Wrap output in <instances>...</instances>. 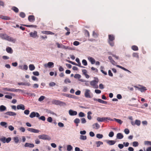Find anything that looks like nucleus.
<instances>
[{
  "label": "nucleus",
  "mask_w": 151,
  "mask_h": 151,
  "mask_svg": "<svg viewBox=\"0 0 151 151\" xmlns=\"http://www.w3.org/2000/svg\"><path fill=\"white\" fill-rule=\"evenodd\" d=\"M0 37L3 40H6L10 42L15 43L16 40L10 37L6 34H0Z\"/></svg>",
  "instance_id": "nucleus-1"
},
{
  "label": "nucleus",
  "mask_w": 151,
  "mask_h": 151,
  "mask_svg": "<svg viewBox=\"0 0 151 151\" xmlns=\"http://www.w3.org/2000/svg\"><path fill=\"white\" fill-rule=\"evenodd\" d=\"M97 120L99 122H105V121H107V120H109L112 121H115L117 123H121V120L115 118L112 119L107 117L100 118L98 117L97 118Z\"/></svg>",
  "instance_id": "nucleus-2"
},
{
  "label": "nucleus",
  "mask_w": 151,
  "mask_h": 151,
  "mask_svg": "<svg viewBox=\"0 0 151 151\" xmlns=\"http://www.w3.org/2000/svg\"><path fill=\"white\" fill-rule=\"evenodd\" d=\"M109 40L108 43L112 47L113 46L114 43L113 41L115 39L114 36L113 35H108Z\"/></svg>",
  "instance_id": "nucleus-3"
},
{
  "label": "nucleus",
  "mask_w": 151,
  "mask_h": 151,
  "mask_svg": "<svg viewBox=\"0 0 151 151\" xmlns=\"http://www.w3.org/2000/svg\"><path fill=\"white\" fill-rule=\"evenodd\" d=\"M99 82V80L98 78L95 80H93L90 82V85L92 87L95 88H98V86L97 85Z\"/></svg>",
  "instance_id": "nucleus-4"
},
{
  "label": "nucleus",
  "mask_w": 151,
  "mask_h": 151,
  "mask_svg": "<svg viewBox=\"0 0 151 151\" xmlns=\"http://www.w3.org/2000/svg\"><path fill=\"white\" fill-rule=\"evenodd\" d=\"M38 137L40 139L43 140H49L51 139V137H49L48 135L46 134H43L39 135L38 136Z\"/></svg>",
  "instance_id": "nucleus-5"
},
{
  "label": "nucleus",
  "mask_w": 151,
  "mask_h": 151,
  "mask_svg": "<svg viewBox=\"0 0 151 151\" xmlns=\"http://www.w3.org/2000/svg\"><path fill=\"white\" fill-rule=\"evenodd\" d=\"M139 86L140 87L134 86V87L137 88L138 90L142 92H144L147 90V89L145 87L139 85Z\"/></svg>",
  "instance_id": "nucleus-6"
},
{
  "label": "nucleus",
  "mask_w": 151,
  "mask_h": 151,
  "mask_svg": "<svg viewBox=\"0 0 151 151\" xmlns=\"http://www.w3.org/2000/svg\"><path fill=\"white\" fill-rule=\"evenodd\" d=\"M52 103L53 104L60 105L65 104L64 102L56 99H53L52 101Z\"/></svg>",
  "instance_id": "nucleus-7"
},
{
  "label": "nucleus",
  "mask_w": 151,
  "mask_h": 151,
  "mask_svg": "<svg viewBox=\"0 0 151 151\" xmlns=\"http://www.w3.org/2000/svg\"><path fill=\"white\" fill-rule=\"evenodd\" d=\"M29 34L30 37L33 38H36L38 37L37 34V32L36 31H34L33 32H30Z\"/></svg>",
  "instance_id": "nucleus-8"
},
{
  "label": "nucleus",
  "mask_w": 151,
  "mask_h": 151,
  "mask_svg": "<svg viewBox=\"0 0 151 151\" xmlns=\"http://www.w3.org/2000/svg\"><path fill=\"white\" fill-rule=\"evenodd\" d=\"M9 91L11 92H21L22 93L24 92V91L20 89H17L14 88H10Z\"/></svg>",
  "instance_id": "nucleus-9"
},
{
  "label": "nucleus",
  "mask_w": 151,
  "mask_h": 151,
  "mask_svg": "<svg viewBox=\"0 0 151 151\" xmlns=\"http://www.w3.org/2000/svg\"><path fill=\"white\" fill-rule=\"evenodd\" d=\"M90 90L89 89H86V90L84 95L85 96L86 98H90L91 97L90 94Z\"/></svg>",
  "instance_id": "nucleus-10"
},
{
  "label": "nucleus",
  "mask_w": 151,
  "mask_h": 151,
  "mask_svg": "<svg viewBox=\"0 0 151 151\" xmlns=\"http://www.w3.org/2000/svg\"><path fill=\"white\" fill-rule=\"evenodd\" d=\"M28 20L30 22H34L35 20V17L34 15H29L28 17Z\"/></svg>",
  "instance_id": "nucleus-11"
},
{
  "label": "nucleus",
  "mask_w": 151,
  "mask_h": 151,
  "mask_svg": "<svg viewBox=\"0 0 151 151\" xmlns=\"http://www.w3.org/2000/svg\"><path fill=\"white\" fill-rule=\"evenodd\" d=\"M27 130L29 132L35 133H38L39 132V130L38 129H36L31 128H28Z\"/></svg>",
  "instance_id": "nucleus-12"
},
{
  "label": "nucleus",
  "mask_w": 151,
  "mask_h": 151,
  "mask_svg": "<svg viewBox=\"0 0 151 151\" xmlns=\"http://www.w3.org/2000/svg\"><path fill=\"white\" fill-rule=\"evenodd\" d=\"M41 33L43 34H45L46 35H54V33L50 31H41Z\"/></svg>",
  "instance_id": "nucleus-13"
},
{
  "label": "nucleus",
  "mask_w": 151,
  "mask_h": 151,
  "mask_svg": "<svg viewBox=\"0 0 151 151\" xmlns=\"http://www.w3.org/2000/svg\"><path fill=\"white\" fill-rule=\"evenodd\" d=\"M69 113L71 116H75L77 114V112L70 109L69 111Z\"/></svg>",
  "instance_id": "nucleus-14"
},
{
  "label": "nucleus",
  "mask_w": 151,
  "mask_h": 151,
  "mask_svg": "<svg viewBox=\"0 0 151 151\" xmlns=\"http://www.w3.org/2000/svg\"><path fill=\"white\" fill-rule=\"evenodd\" d=\"M88 58L91 64H93L96 63L95 60L92 57H89Z\"/></svg>",
  "instance_id": "nucleus-15"
},
{
  "label": "nucleus",
  "mask_w": 151,
  "mask_h": 151,
  "mask_svg": "<svg viewBox=\"0 0 151 151\" xmlns=\"http://www.w3.org/2000/svg\"><path fill=\"white\" fill-rule=\"evenodd\" d=\"M17 109H20L22 110H24L25 109L24 105L22 104H20L17 105Z\"/></svg>",
  "instance_id": "nucleus-16"
},
{
  "label": "nucleus",
  "mask_w": 151,
  "mask_h": 151,
  "mask_svg": "<svg viewBox=\"0 0 151 151\" xmlns=\"http://www.w3.org/2000/svg\"><path fill=\"white\" fill-rule=\"evenodd\" d=\"M6 114L10 116H14L16 115V113L12 111H7L5 113Z\"/></svg>",
  "instance_id": "nucleus-17"
},
{
  "label": "nucleus",
  "mask_w": 151,
  "mask_h": 151,
  "mask_svg": "<svg viewBox=\"0 0 151 151\" xmlns=\"http://www.w3.org/2000/svg\"><path fill=\"white\" fill-rule=\"evenodd\" d=\"M106 143L110 145H114L116 142L114 140H106Z\"/></svg>",
  "instance_id": "nucleus-18"
},
{
  "label": "nucleus",
  "mask_w": 151,
  "mask_h": 151,
  "mask_svg": "<svg viewBox=\"0 0 151 151\" xmlns=\"http://www.w3.org/2000/svg\"><path fill=\"white\" fill-rule=\"evenodd\" d=\"M24 147H34V145L32 143H26L24 145Z\"/></svg>",
  "instance_id": "nucleus-19"
},
{
  "label": "nucleus",
  "mask_w": 151,
  "mask_h": 151,
  "mask_svg": "<svg viewBox=\"0 0 151 151\" xmlns=\"http://www.w3.org/2000/svg\"><path fill=\"white\" fill-rule=\"evenodd\" d=\"M92 127L93 129H97L100 128V126L98 123H94L92 125Z\"/></svg>",
  "instance_id": "nucleus-20"
},
{
  "label": "nucleus",
  "mask_w": 151,
  "mask_h": 151,
  "mask_svg": "<svg viewBox=\"0 0 151 151\" xmlns=\"http://www.w3.org/2000/svg\"><path fill=\"white\" fill-rule=\"evenodd\" d=\"M45 67H48L49 68L53 67L54 66V63L52 62H49L47 65H45Z\"/></svg>",
  "instance_id": "nucleus-21"
},
{
  "label": "nucleus",
  "mask_w": 151,
  "mask_h": 151,
  "mask_svg": "<svg viewBox=\"0 0 151 151\" xmlns=\"http://www.w3.org/2000/svg\"><path fill=\"white\" fill-rule=\"evenodd\" d=\"M124 136L123 135L120 133H119L117 134L116 138L117 139H121Z\"/></svg>",
  "instance_id": "nucleus-22"
},
{
  "label": "nucleus",
  "mask_w": 151,
  "mask_h": 151,
  "mask_svg": "<svg viewBox=\"0 0 151 151\" xmlns=\"http://www.w3.org/2000/svg\"><path fill=\"white\" fill-rule=\"evenodd\" d=\"M6 50L8 53L10 54L12 53L13 52V51L12 48L9 47H6Z\"/></svg>",
  "instance_id": "nucleus-23"
},
{
  "label": "nucleus",
  "mask_w": 151,
  "mask_h": 151,
  "mask_svg": "<svg viewBox=\"0 0 151 151\" xmlns=\"http://www.w3.org/2000/svg\"><path fill=\"white\" fill-rule=\"evenodd\" d=\"M21 25H23L24 26H25L27 27H34V28H36L37 27V26L36 25H26V24H21Z\"/></svg>",
  "instance_id": "nucleus-24"
},
{
  "label": "nucleus",
  "mask_w": 151,
  "mask_h": 151,
  "mask_svg": "<svg viewBox=\"0 0 151 151\" xmlns=\"http://www.w3.org/2000/svg\"><path fill=\"white\" fill-rule=\"evenodd\" d=\"M108 59L110 60L111 63L113 65H115L116 63L115 61L112 58L111 56H109Z\"/></svg>",
  "instance_id": "nucleus-25"
},
{
  "label": "nucleus",
  "mask_w": 151,
  "mask_h": 151,
  "mask_svg": "<svg viewBox=\"0 0 151 151\" xmlns=\"http://www.w3.org/2000/svg\"><path fill=\"white\" fill-rule=\"evenodd\" d=\"M10 94L11 95H6L5 96V97L6 98L8 99H11L12 98V95L14 96V94L12 93H10Z\"/></svg>",
  "instance_id": "nucleus-26"
},
{
  "label": "nucleus",
  "mask_w": 151,
  "mask_h": 151,
  "mask_svg": "<svg viewBox=\"0 0 151 151\" xmlns=\"http://www.w3.org/2000/svg\"><path fill=\"white\" fill-rule=\"evenodd\" d=\"M29 68L30 70L32 71L35 69V67L34 65L30 64L29 65Z\"/></svg>",
  "instance_id": "nucleus-27"
},
{
  "label": "nucleus",
  "mask_w": 151,
  "mask_h": 151,
  "mask_svg": "<svg viewBox=\"0 0 151 151\" xmlns=\"http://www.w3.org/2000/svg\"><path fill=\"white\" fill-rule=\"evenodd\" d=\"M6 109V107L4 105H1L0 106V111H3Z\"/></svg>",
  "instance_id": "nucleus-28"
},
{
  "label": "nucleus",
  "mask_w": 151,
  "mask_h": 151,
  "mask_svg": "<svg viewBox=\"0 0 151 151\" xmlns=\"http://www.w3.org/2000/svg\"><path fill=\"white\" fill-rule=\"evenodd\" d=\"M56 44L58 48H63L65 46L62 44H60L58 42H56Z\"/></svg>",
  "instance_id": "nucleus-29"
},
{
  "label": "nucleus",
  "mask_w": 151,
  "mask_h": 151,
  "mask_svg": "<svg viewBox=\"0 0 151 151\" xmlns=\"http://www.w3.org/2000/svg\"><path fill=\"white\" fill-rule=\"evenodd\" d=\"M12 9L13 10L15 13H17L19 12V9L15 6L12 7Z\"/></svg>",
  "instance_id": "nucleus-30"
},
{
  "label": "nucleus",
  "mask_w": 151,
  "mask_h": 151,
  "mask_svg": "<svg viewBox=\"0 0 151 151\" xmlns=\"http://www.w3.org/2000/svg\"><path fill=\"white\" fill-rule=\"evenodd\" d=\"M35 116H36V112H32L29 115V117L31 118H33Z\"/></svg>",
  "instance_id": "nucleus-31"
},
{
  "label": "nucleus",
  "mask_w": 151,
  "mask_h": 151,
  "mask_svg": "<svg viewBox=\"0 0 151 151\" xmlns=\"http://www.w3.org/2000/svg\"><path fill=\"white\" fill-rule=\"evenodd\" d=\"M98 101L100 103L104 104H107V102L106 101H104L100 99H98Z\"/></svg>",
  "instance_id": "nucleus-32"
},
{
  "label": "nucleus",
  "mask_w": 151,
  "mask_h": 151,
  "mask_svg": "<svg viewBox=\"0 0 151 151\" xmlns=\"http://www.w3.org/2000/svg\"><path fill=\"white\" fill-rule=\"evenodd\" d=\"M144 144L145 145L151 146V141H144Z\"/></svg>",
  "instance_id": "nucleus-33"
},
{
  "label": "nucleus",
  "mask_w": 151,
  "mask_h": 151,
  "mask_svg": "<svg viewBox=\"0 0 151 151\" xmlns=\"http://www.w3.org/2000/svg\"><path fill=\"white\" fill-rule=\"evenodd\" d=\"M96 144L97 145V147H99L100 146V145H102L103 144V143L102 142L99 141L98 142H96Z\"/></svg>",
  "instance_id": "nucleus-34"
},
{
  "label": "nucleus",
  "mask_w": 151,
  "mask_h": 151,
  "mask_svg": "<svg viewBox=\"0 0 151 151\" xmlns=\"http://www.w3.org/2000/svg\"><path fill=\"white\" fill-rule=\"evenodd\" d=\"M132 49L134 51H137L138 50V47L136 45H133L132 47Z\"/></svg>",
  "instance_id": "nucleus-35"
},
{
  "label": "nucleus",
  "mask_w": 151,
  "mask_h": 151,
  "mask_svg": "<svg viewBox=\"0 0 151 151\" xmlns=\"http://www.w3.org/2000/svg\"><path fill=\"white\" fill-rule=\"evenodd\" d=\"M19 16L22 18H24L25 17L26 15L24 12H22L20 13Z\"/></svg>",
  "instance_id": "nucleus-36"
},
{
  "label": "nucleus",
  "mask_w": 151,
  "mask_h": 151,
  "mask_svg": "<svg viewBox=\"0 0 151 151\" xmlns=\"http://www.w3.org/2000/svg\"><path fill=\"white\" fill-rule=\"evenodd\" d=\"M73 149L72 147L70 145L67 146V150L68 151H70Z\"/></svg>",
  "instance_id": "nucleus-37"
},
{
  "label": "nucleus",
  "mask_w": 151,
  "mask_h": 151,
  "mask_svg": "<svg viewBox=\"0 0 151 151\" xmlns=\"http://www.w3.org/2000/svg\"><path fill=\"white\" fill-rule=\"evenodd\" d=\"M91 114H92V113L91 111H88V112L87 118L89 119H91Z\"/></svg>",
  "instance_id": "nucleus-38"
},
{
  "label": "nucleus",
  "mask_w": 151,
  "mask_h": 151,
  "mask_svg": "<svg viewBox=\"0 0 151 151\" xmlns=\"http://www.w3.org/2000/svg\"><path fill=\"white\" fill-rule=\"evenodd\" d=\"M87 137L86 136L81 135L80 136V139L83 140H85L86 139Z\"/></svg>",
  "instance_id": "nucleus-39"
},
{
  "label": "nucleus",
  "mask_w": 151,
  "mask_h": 151,
  "mask_svg": "<svg viewBox=\"0 0 151 151\" xmlns=\"http://www.w3.org/2000/svg\"><path fill=\"white\" fill-rule=\"evenodd\" d=\"M96 137L98 138L101 139L103 137V135L102 134H96Z\"/></svg>",
  "instance_id": "nucleus-40"
},
{
  "label": "nucleus",
  "mask_w": 151,
  "mask_h": 151,
  "mask_svg": "<svg viewBox=\"0 0 151 151\" xmlns=\"http://www.w3.org/2000/svg\"><path fill=\"white\" fill-rule=\"evenodd\" d=\"M117 67L119 68H121V69H122L125 70V71H127L129 72H131L129 70H128L127 69H126V68L122 67V66H120V65H118L117 66Z\"/></svg>",
  "instance_id": "nucleus-41"
},
{
  "label": "nucleus",
  "mask_w": 151,
  "mask_h": 151,
  "mask_svg": "<svg viewBox=\"0 0 151 151\" xmlns=\"http://www.w3.org/2000/svg\"><path fill=\"white\" fill-rule=\"evenodd\" d=\"M139 143L135 141L133 142V146L134 147L138 146Z\"/></svg>",
  "instance_id": "nucleus-42"
},
{
  "label": "nucleus",
  "mask_w": 151,
  "mask_h": 151,
  "mask_svg": "<svg viewBox=\"0 0 151 151\" xmlns=\"http://www.w3.org/2000/svg\"><path fill=\"white\" fill-rule=\"evenodd\" d=\"M132 56L134 57H135L138 58H139L138 53H134L132 54Z\"/></svg>",
  "instance_id": "nucleus-43"
},
{
  "label": "nucleus",
  "mask_w": 151,
  "mask_h": 151,
  "mask_svg": "<svg viewBox=\"0 0 151 151\" xmlns=\"http://www.w3.org/2000/svg\"><path fill=\"white\" fill-rule=\"evenodd\" d=\"M81 76L78 74H76L74 76V78L77 79H80L81 78Z\"/></svg>",
  "instance_id": "nucleus-44"
},
{
  "label": "nucleus",
  "mask_w": 151,
  "mask_h": 151,
  "mask_svg": "<svg viewBox=\"0 0 151 151\" xmlns=\"http://www.w3.org/2000/svg\"><path fill=\"white\" fill-rule=\"evenodd\" d=\"M14 142L16 143H17L19 141V139L18 137H15L14 138Z\"/></svg>",
  "instance_id": "nucleus-45"
},
{
  "label": "nucleus",
  "mask_w": 151,
  "mask_h": 151,
  "mask_svg": "<svg viewBox=\"0 0 151 151\" xmlns=\"http://www.w3.org/2000/svg\"><path fill=\"white\" fill-rule=\"evenodd\" d=\"M45 98V97L44 96H41L38 99V101H43Z\"/></svg>",
  "instance_id": "nucleus-46"
},
{
  "label": "nucleus",
  "mask_w": 151,
  "mask_h": 151,
  "mask_svg": "<svg viewBox=\"0 0 151 151\" xmlns=\"http://www.w3.org/2000/svg\"><path fill=\"white\" fill-rule=\"evenodd\" d=\"M82 63L85 66H86L87 65V62L85 60H83L82 61Z\"/></svg>",
  "instance_id": "nucleus-47"
},
{
  "label": "nucleus",
  "mask_w": 151,
  "mask_h": 151,
  "mask_svg": "<svg viewBox=\"0 0 151 151\" xmlns=\"http://www.w3.org/2000/svg\"><path fill=\"white\" fill-rule=\"evenodd\" d=\"M0 140L1 141L3 142V143H5L6 142V138L5 137H3L0 139Z\"/></svg>",
  "instance_id": "nucleus-48"
},
{
  "label": "nucleus",
  "mask_w": 151,
  "mask_h": 151,
  "mask_svg": "<svg viewBox=\"0 0 151 151\" xmlns=\"http://www.w3.org/2000/svg\"><path fill=\"white\" fill-rule=\"evenodd\" d=\"M2 19L4 20H10V17H8L6 16H3L2 18H1Z\"/></svg>",
  "instance_id": "nucleus-49"
},
{
  "label": "nucleus",
  "mask_w": 151,
  "mask_h": 151,
  "mask_svg": "<svg viewBox=\"0 0 151 151\" xmlns=\"http://www.w3.org/2000/svg\"><path fill=\"white\" fill-rule=\"evenodd\" d=\"M19 129L22 132H24L25 130V129L23 127H21L19 128Z\"/></svg>",
  "instance_id": "nucleus-50"
},
{
  "label": "nucleus",
  "mask_w": 151,
  "mask_h": 151,
  "mask_svg": "<svg viewBox=\"0 0 151 151\" xmlns=\"http://www.w3.org/2000/svg\"><path fill=\"white\" fill-rule=\"evenodd\" d=\"M84 31L85 35H87L88 37H89L90 36V34L89 32L86 29H85Z\"/></svg>",
  "instance_id": "nucleus-51"
},
{
  "label": "nucleus",
  "mask_w": 151,
  "mask_h": 151,
  "mask_svg": "<svg viewBox=\"0 0 151 151\" xmlns=\"http://www.w3.org/2000/svg\"><path fill=\"white\" fill-rule=\"evenodd\" d=\"M79 116L81 117H84L85 116V114L83 112H81L79 114Z\"/></svg>",
  "instance_id": "nucleus-52"
},
{
  "label": "nucleus",
  "mask_w": 151,
  "mask_h": 151,
  "mask_svg": "<svg viewBox=\"0 0 151 151\" xmlns=\"http://www.w3.org/2000/svg\"><path fill=\"white\" fill-rule=\"evenodd\" d=\"M124 132V133L127 134H128L129 133V131L128 129H125Z\"/></svg>",
  "instance_id": "nucleus-53"
},
{
  "label": "nucleus",
  "mask_w": 151,
  "mask_h": 151,
  "mask_svg": "<svg viewBox=\"0 0 151 151\" xmlns=\"http://www.w3.org/2000/svg\"><path fill=\"white\" fill-rule=\"evenodd\" d=\"M64 82L65 83H70L71 81L69 79L66 78Z\"/></svg>",
  "instance_id": "nucleus-54"
},
{
  "label": "nucleus",
  "mask_w": 151,
  "mask_h": 151,
  "mask_svg": "<svg viewBox=\"0 0 151 151\" xmlns=\"http://www.w3.org/2000/svg\"><path fill=\"white\" fill-rule=\"evenodd\" d=\"M114 134L113 132H109V136L110 137H112L114 135Z\"/></svg>",
  "instance_id": "nucleus-55"
},
{
  "label": "nucleus",
  "mask_w": 151,
  "mask_h": 151,
  "mask_svg": "<svg viewBox=\"0 0 151 151\" xmlns=\"http://www.w3.org/2000/svg\"><path fill=\"white\" fill-rule=\"evenodd\" d=\"M39 119L40 120H41L42 121H45V118L44 116H42L39 117Z\"/></svg>",
  "instance_id": "nucleus-56"
},
{
  "label": "nucleus",
  "mask_w": 151,
  "mask_h": 151,
  "mask_svg": "<svg viewBox=\"0 0 151 151\" xmlns=\"http://www.w3.org/2000/svg\"><path fill=\"white\" fill-rule=\"evenodd\" d=\"M11 140V138L10 137L6 138V142L7 143L9 142Z\"/></svg>",
  "instance_id": "nucleus-57"
},
{
  "label": "nucleus",
  "mask_w": 151,
  "mask_h": 151,
  "mask_svg": "<svg viewBox=\"0 0 151 151\" xmlns=\"http://www.w3.org/2000/svg\"><path fill=\"white\" fill-rule=\"evenodd\" d=\"M33 74L34 75L36 76H38L39 75V73L37 71L33 72Z\"/></svg>",
  "instance_id": "nucleus-58"
},
{
  "label": "nucleus",
  "mask_w": 151,
  "mask_h": 151,
  "mask_svg": "<svg viewBox=\"0 0 151 151\" xmlns=\"http://www.w3.org/2000/svg\"><path fill=\"white\" fill-rule=\"evenodd\" d=\"M73 44L74 45L77 46L79 44V42L78 41H75L73 42Z\"/></svg>",
  "instance_id": "nucleus-59"
},
{
  "label": "nucleus",
  "mask_w": 151,
  "mask_h": 151,
  "mask_svg": "<svg viewBox=\"0 0 151 151\" xmlns=\"http://www.w3.org/2000/svg\"><path fill=\"white\" fill-rule=\"evenodd\" d=\"M32 79L34 81H38V78L35 76H32Z\"/></svg>",
  "instance_id": "nucleus-60"
},
{
  "label": "nucleus",
  "mask_w": 151,
  "mask_h": 151,
  "mask_svg": "<svg viewBox=\"0 0 151 151\" xmlns=\"http://www.w3.org/2000/svg\"><path fill=\"white\" fill-rule=\"evenodd\" d=\"M0 125L5 128H6L7 127V123H0Z\"/></svg>",
  "instance_id": "nucleus-61"
},
{
  "label": "nucleus",
  "mask_w": 151,
  "mask_h": 151,
  "mask_svg": "<svg viewBox=\"0 0 151 151\" xmlns=\"http://www.w3.org/2000/svg\"><path fill=\"white\" fill-rule=\"evenodd\" d=\"M47 121L49 122H51L52 121V118L51 117H49L47 119Z\"/></svg>",
  "instance_id": "nucleus-62"
},
{
  "label": "nucleus",
  "mask_w": 151,
  "mask_h": 151,
  "mask_svg": "<svg viewBox=\"0 0 151 151\" xmlns=\"http://www.w3.org/2000/svg\"><path fill=\"white\" fill-rule=\"evenodd\" d=\"M118 147L120 149H122L124 147V146L123 144H118Z\"/></svg>",
  "instance_id": "nucleus-63"
},
{
  "label": "nucleus",
  "mask_w": 151,
  "mask_h": 151,
  "mask_svg": "<svg viewBox=\"0 0 151 151\" xmlns=\"http://www.w3.org/2000/svg\"><path fill=\"white\" fill-rule=\"evenodd\" d=\"M145 151H151V147H148Z\"/></svg>",
  "instance_id": "nucleus-64"
}]
</instances>
